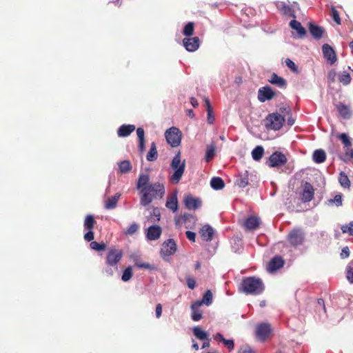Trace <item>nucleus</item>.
<instances>
[{
    "mask_svg": "<svg viewBox=\"0 0 353 353\" xmlns=\"http://www.w3.org/2000/svg\"><path fill=\"white\" fill-rule=\"evenodd\" d=\"M137 188L140 191V203L148 206L154 199L162 198L165 194V187L160 182L150 183V176L148 174H141L137 182Z\"/></svg>",
    "mask_w": 353,
    "mask_h": 353,
    "instance_id": "f257e3e1",
    "label": "nucleus"
},
{
    "mask_svg": "<svg viewBox=\"0 0 353 353\" xmlns=\"http://www.w3.org/2000/svg\"><path fill=\"white\" fill-rule=\"evenodd\" d=\"M264 288L262 280L254 276L243 279L241 283V290L246 294H260L263 292Z\"/></svg>",
    "mask_w": 353,
    "mask_h": 353,
    "instance_id": "f03ea898",
    "label": "nucleus"
},
{
    "mask_svg": "<svg viewBox=\"0 0 353 353\" xmlns=\"http://www.w3.org/2000/svg\"><path fill=\"white\" fill-rule=\"evenodd\" d=\"M181 153L179 152L173 157L170 164L171 168L174 170V174L170 177V180L175 184L180 181L185 171V160L181 161Z\"/></svg>",
    "mask_w": 353,
    "mask_h": 353,
    "instance_id": "7ed1b4c3",
    "label": "nucleus"
},
{
    "mask_svg": "<svg viewBox=\"0 0 353 353\" xmlns=\"http://www.w3.org/2000/svg\"><path fill=\"white\" fill-rule=\"evenodd\" d=\"M343 143L345 152L341 156V160L345 162L350 161L353 158V149L350 137L345 133H341L337 137Z\"/></svg>",
    "mask_w": 353,
    "mask_h": 353,
    "instance_id": "20e7f679",
    "label": "nucleus"
},
{
    "mask_svg": "<svg viewBox=\"0 0 353 353\" xmlns=\"http://www.w3.org/2000/svg\"><path fill=\"white\" fill-rule=\"evenodd\" d=\"M285 121L284 117L278 113L270 114L265 119V126L269 130H280Z\"/></svg>",
    "mask_w": 353,
    "mask_h": 353,
    "instance_id": "39448f33",
    "label": "nucleus"
},
{
    "mask_svg": "<svg viewBox=\"0 0 353 353\" xmlns=\"http://www.w3.org/2000/svg\"><path fill=\"white\" fill-rule=\"evenodd\" d=\"M167 142L172 147H177L181 143V132L175 127H172L165 132Z\"/></svg>",
    "mask_w": 353,
    "mask_h": 353,
    "instance_id": "423d86ee",
    "label": "nucleus"
},
{
    "mask_svg": "<svg viewBox=\"0 0 353 353\" xmlns=\"http://www.w3.org/2000/svg\"><path fill=\"white\" fill-rule=\"evenodd\" d=\"M288 240L292 246L301 245L304 242L305 234L301 229H294L288 234Z\"/></svg>",
    "mask_w": 353,
    "mask_h": 353,
    "instance_id": "0eeeda50",
    "label": "nucleus"
},
{
    "mask_svg": "<svg viewBox=\"0 0 353 353\" xmlns=\"http://www.w3.org/2000/svg\"><path fill=\"white\" fill-rule=\"evenodd\" d=\"M123 256V252L120 250L111 249L108 251L106 257V263L109 266L114 267V270H118L117 263L120 261Z\"/></svg>",
    "mask_w": 353,
    "mask_h": 353,
    "instance_id": "6e6552de",
    "label": "nucleus"
},
{
    "mask_svg": "<svg viewBox=\"0 0 353 353\" xmlns=\"http://www.w3.org/2000/svg\"><path fill=\"white\" fill-rule=\"evenodd\" d=\"M286 162L287 158L284 154L281 152H275L270 157L267 164L271 168H275L282 166Z\"/></svg>",
    "mask_w": 353,
    "mask_h": 353,
    "instance_id": "1a4fd4ad",
    "label": "nucleus"
},
{
    "mask_svg": "<svg viewBox=\"0 0 353 353\" xmlns=\"http://www.w3.org/2000/svg\"><path fill=\"white\" fill-rule=\"evenodd\" d=\"M176 250V245L175 241L170 239L163 243L161 252V255L165 257L174 254Z\"/></svg>",
    "mask_w": 353,
    "mask_h": 353,
    "instance_id": "9d476101",
    "label": "nucleus"
},
{
    "mask_svg": "<svg viewBox=\"0 0 353 353\" xmlns=\"http://www.w3.org/2000/svg\"><path fill=\"white\" fill-rule=\"evenodd\" d=\"M271 332L270 325L266 323L259 324L256 327V335L261 341H265Z\"/></svg>",
    "mask_w": 353,
    "mask_h": 353,
    "instance_id": "9b49d317",
    "label": "nucleus"
},
{
    "mask_svg": "<svg viewBox=\"0 0 353 353\" xmlns=\"http://www.w3.org/2000/svg\"><path fill=\"white\" fill-rule=\"evenodd\" d=\"M183 46L189 52L196 51L200 46L199 39L197 37H185L183 40Z\"/></svg>",
    "mask_w": 353,
    "mask_h": 353,
    "instance_id": "f8f14e48",
    "label": "nucleus"
},
{
    "mask_svg": "<svg viewBox=\"0 0 353 353\" xmlns=\"http://www.w3.org/2000/svg\"><path fill=\"white\" fill-rule=\"evenodd\" d=\"M275 94L270 86H264L261 88L258 91V99L261 102H265L272 99Z\"/></svg>",
    "mask_w": 353,
    "mask_h": 353,
    "instance_id": "ddd939ff",
    "label": "nucleus"
},
{
    "mask_svg": "<svg viewBox=\"0 0 353 353\" xmlns=\"http://www.w3.org/2000/svg\"><path fill=\"white\" fill-rule=\"evenodd\" d=\"M322 51L327 61L332 65L336 61V55L333 48L328 44H324L322 46Z\"/></svg>",
    "mask_w": 353,
    "mask_h": 353,
    "instance_id": "4468645a",
    "label": "nucleus"
},
{
    "mask_svg": "<svg viewBox=\"0 0 353 353\" xmlns=\"http://www.w3.org/2000/svg\"><path fill=\"white\" fill-rule=\"evenodd\" d=\"M276 8L283 14L285 16L291 17L293 18L296 17L294 10L293 8L290 6L288 4H287L284 1H276L275 3Z\"/></svg>",
    "mask_w": 353,
    "mask_h": 353,
    "instance_id": "2eb2a0df",
    "label": "nucleus"
},
{
    "mask_svg": "<svg viewBox=\"0 0 353 353\" xmlns=\"http://www.w3.org/2000/svg\"><path fill=\"white\" fill-rule=\"evenodd\" d=\"M184 204L188 210H196L201 206V201L199 198L194 197L191 194L186 195L184 198Z\"/></svg>",
    "mask_w": 353,
    "mask_h": 353,
    "instance_id": "dca6fc26",
    "label": "nucleus"
},
{
    "mask_svg": "<svg viewBox=\"0 0 353 353\" xmlns=\"http://www.w3.org/2000/svg\"><path fill=\"white\" fill-rule=\"evenodd\" d=\"M283 265V259L279 256H276L270 261L267 269L268 272H273L281 268Z\"/></svg>",
    "mask_w": 353,
    "mask_h": 353,
    "instance_id": "f3484780",
    "label": "nucleus"
},
{
    "mask_svg": "<svg viewBox=\"0 0 353 353\" xmlns=\"http://www.w3.org/2000/svg\"><path fill=\"white\" fill-rule=\"evenodd\" d=\"M314 190L312 185L306 183L301 194V200L303 202L306 203L312 201L314 198Z\"/></svg>",
    "mask_w": 353,
    "mask_h": 353,
    "instance_id": "a211bd4d",
    "label": "nucleus"
},
{
    "mask_svg": "<svg viewBox=\"0 0 353 353\" xmlns=\"http://www.w3.org/2000/svg\"><path fill=\"white\" fill-rule=\"evenodd\" d=\"M161 234V228L159 225H152L148 228L146 236L148 240L154 241L158 239Z\"/></svg>",
    "mask_w": 353,
    "mask_h": 353,
    "instance_id": "6ab92c4d",
    "label": "nucleus"
},
{
    "mask_svg": "<svg viewBox=\"0 0 353 353\" xmlns=\"http://www.w3.org/2000/svg\"><path fill=\"white\" fill-rule=\"evenodd\" d=\"M235 184L239 188H243L249 184L248 171L244 170L239 173L235 181Z\"/></svg>",
    "mask_w": 353,
    "mask_h": 353,
    "instance_id": "aec40b11",
    "label": "nucleus"
},
{
    "mask_svg": "<svg viewBox=\"0 0 353 353\" xmlns=\"http://www.w3.org/2000/svg\"><path fill=\"white\" fill-rule=\"evenodd\" d=\"M201 303L200 302H194L191 306V319L194 321H199L202 319V311L200 310L201 307Z\"/></svg>",
    "mask_w": 353,
    "mask_h": 353,
    "instance_id": "412c9836",
    "label": "nucleus"
},
{
    "mask_svg": "<svg viewBox=\"0 0 353 353\" xmlns=\"http://www.w3.org/2000/svg\"><path fill=\"white\" fill-rule=\"evenodd\" d=\"M260 225V219L256 216H250L244 222V226L248 230H254Z\"/></svg>",
    "mask_w": 353,
    "mask_h": 353,
    "instance_id": "4be33fe9",
    "label": "nucleus"
},
{
    "mask_svg": "<svg viewBox=\"0 0 353 353\" xmlns=\"http://www.w3.org/2000/svg\"><path fill=\"white\" fill-rule=\"evenodd\" d=\"M309 30L312 36L316 39H320L323 37L324 29L322 27L310 23Z\"/></svg>",
    "mask_w": 353,
    "mask_h": 353,
    "instance_id": "5701e85b",
    "label": "nucleus"
},
{
    "mask_svg": "<svg viewBox=\"0 0 353 353\" xmlns=\"http://www.w3.org/2000/svg\"><path fill=\"white\" fill-rule=\"evenodd\" d=\"M268 81L273 85H276L280 88H285L287 86V81L283 77L277 75L276 73H273Z\"/></svg>",
    "mask_w": 353,
    "mask_h": 353,
    "instance_id": "b1692460",
    "label": "nucleus"
},
{
    "mask_svg": "<svg viewBox=\"0 0 353 353\" xmlns=\"http://www.w3.org/2000/svg\"><path fill=\"white\" fill-rule=\"evenodd\" d=\"M214 233V229L208 225L203 226L200 231L201 237L205 241H212Z\"/></svg>",
    "mask_w": 353,
    "mask_h": 353,
    "instance_id": "393cba45",
    "label": "nucleus"
},
{
    "mask_svg": "<svg viewBox=\"0 0 353 353\" xmlns=\"http://www.w3.org/2000/svg\"><path fill=\"white\" fill-rule=\"evenodd\" d=\"M135 130L134 125H122L117 130V135L119 137H125L129 136Z\"/></svg>",
    "mask_w": 353,
    "mask_h": 353,
    "instance_id": "a878e982",
    "label": "nucleus"
},
{
    "mask_svg": "<svg viewBox=\"0 0 353 353\" xmlns=\"http://www.w3.org/2000/svg\"><path fill=\"white\" fill-rule=\"evenodd\" d=\"M165 206L173 212H176L178 210V199L176 192L168 198Z\"/></svg>",
    "mask_w": 353,
    "mask_h": 353,
    "instance_id": "bb28decb",
    "label": "nucleus"
},
{
    "mask_svg": "<svg viewBox=\"0 0 353 353\" xmlns=\"http://www.w3.org/2000/svg\"><path fill=\"white\" fill-rule=\"evenodd\" d=\"M121 196L120 193H117L115 195L112 196L104 202V208L106 210H113L117 207V202Z\"/></svg>",
    "mask_w": 353,
    "mask_h": 353,
    "instance_id": "cd10ccee",
    "label": "nucleus"
},
{
    "mask_svg": "<svg viewBox=\"0 0 353 353\" xmlns=\"http://www.w3.org/2000/svg\"><path fill=\"white\" fill-rule=\"evenodd\" d=\"M290 26L292 29L296 31L299 37L302 38L306 34V30L305 28L302 26L299 21L293 19L290 22Z\"/></svg>",
    "mask_w": 353,
    "mask_h": 353,
    "instance_id": "c85d7f7f",
    "label": "nucleus"
},
{
    "mask_svg": "<svg viewBox=\"0 0 353 353\" xmlns=\"http://www.w3.org/2000/svg\"><path fill=\"white\" fill-rule=\"evenodd\" d=\"M216 146L214 142L211 143L210 145H207L205 154V160L207 162L210 161L213 159L216 154Z\"/></svg>",
    "mask_w": 353,
    "mask_h": 353,
    "instance_id": "c756f323",
    "label": "nucleus"
},
{
    "mask_svg": "<svg viewBox=\"0 0 353 353\" xmlns=\"http://www.w3.org/2000/svg\"><path fill=\"white\" fill-rule=\"evenodd\" d=\"M336 109L340 116L343 119H349L350 117L351 111L347 105L340 103L336 105Z\"/></svg>",
    "mask_w": 353,
    "mask_h": 353,
    "instance_id": "7c9ffc66",
    "label": "nucleus"
},
{
    "mask_svg": "<svg viewBox=\"0 0 353 353\" xmlns=\"http://www.w3.org/2000/svg\"><path fill=\"white\" fill-rule=\"evenodd\" d=\"M313 161L316 163H322L326 159V154L322 149L316 150L313 153Z\"/></svg>",
    "mask_w": 353,
    "mask_h": 353,
    "instance_id": "2f4dec72",
    "label": "nucleus"
},
{
    "mask_svg": "<svg viewBox=\"0 0 353 353\" xmlns=\"http://www.w3.org/2000/svg\"><path fill=\"white\" fill-rule=\"evenodd\" d=\"M210 185L215 190H222L225 186V183L221 177H213L210 181Z\"/></svg>",
    "mask_w": 353,
    "mask_h": 353,
    "instance_id": "473e14b6",
    "label": "nucleus"
},
{
    "mask_svg": "<svg viewBox=\"0 0 353 353\" xmlns=\"http://www.w3.org/2000/svg\"><path fill=\"white\" fill-rule=\"evenodd\" d=\"M158 153L156 148V144L152 142L150 145V149L147 154L146 159L148 161H154L157 159Z\"/></svg>",
    "mask_w": 353,
    "mask_h": 353,
    "instance_id": "72a5a7b5",
    "label": "nucleus"
},
{
    "mask_svg": "<svg viewBox=\"0 0 353 353\" xmlns=\"http://www.w3.org/2000/svg\"><path fill=\"white\" fill-rule=\"evenodd\" d=\"M339 81L344 85H347L352 81V77L347 71H343L339 74Z\"/></svg>",
    "mask_w": 353,
    "mask_h": 353,
    "instance_id": "f704fd0d",
    "label": "nucleus"
},
{
    "mask_svg": "<svg viewBox=\"0 0 353 353\" xmlns=\"http://www.w3.org/2000/svg\"><path fill=\"white\" fill-rule=\"evenodd\" d=\"M119 170L122 174H125L131 171L132 165L128 160H124L119 163Z\"/></svg>",
    "mask_w": 353,
    "mask_h": 353,
    "instance_id": "c9c22d12",
    "label": "nucleus"
},
{
    "mask_svg": "<svg viewBox=\"0 0 353 353\" xmlns=\"http://www.w3.org/2000/svg\"><path fill=\"white\" fill-rule=\"evenodd\" d=\"M192 332L194 335L199 340H205L208 338L207 332L202 330L199 327H194Z\"/></svg>",
    "mask_w": 353,
    "mask_h": 353,
    "instance_id": "e433bc0d",
    "label": "nucleus"
},
{
    "mask_svg": "<svg viewBox=\"0 0 353 353\" xmlns=\"http://www.w3.org/2000/svg\"><path fill=\"white\" fill-rule=\"evenodd\" d=\"M264 153V150L262 146L258 145L252 151V159L255 161L261 159Z\"/></svg>",
    "mask_w": 353,
    "mask_h": 353,
    "instance_id": "4c0bfd02",
    "label": "nucleus"
},
{
    "mask_svg": "<svg viewBox=\"0 0 353 353\" xmlns=\"http://www.w3.org/2000/svg\"><path fill=\"white\" fill-rule=\"evenodd\" d=\"M196 302H200L201 305L205 304L207 306L210 305L212 303V294L210 290H207L204 294L203 299L201 301H196Z\"/></svg>",
    "mask_w": 353,
    "mask_h": 353,
    "instance_id": "58836bf2",
    "label": "nucleus"
},
{
    "mask_svg": "<svg viewBox=\"0 0 353 353\" xmlns=\"http://www.w3.org/2000/svg\"><path fill=\"white\" fill-rule=\"evenodd\" d=\"M339 181L341 185L344 188H349L350 186V181L348 176L343 172H341L339 174Z\"/></svg>",
    "mask_w": 353,
    "mask_h": 353,
    "instance_id": "ea45409f",
    "label": "nucleus"
},
{
    "mask_svg": "<svg viewBox=\"0 0 353 353\" xmlns=\"http://www.w3.org/2000/svg\"><path fill=\"white\" fill-rule=\"evenodd\" d=\"M206 107H207V112L208 117L207 120L208 123L212 124L215 120L214 116L212 114V109L210 103V100L208 98L205 99Z\"/></svg>",
    "mask_w": 353,
    "mask_h": 353,
    "instance_id": "a19ab883",
    "label": "nucleus"
},
{
    "mask_svg": "<svg viewBox=\"0 0 353 353\" xmlns=\"http://www.w3.org/2000/svg\"><path fill=\"white\" fill-rule=\"evenodd\" d=\"M95 223H96V221L94 220L93 215L89 214L85 216L83 226H84L85 229L92 230Z\"/></svg>",
    "mask_w": 353,
    "mask_h": 353,
    "instance_id": "79ce46f5",
    "label": "nucleus"
},
{
    "mask_svg": "<svg viewBox=\"0 0 353 353\" xmlns=\"http://www.w3.org/2000/svg\"><path fill=\"white\" fill-rule=\"evenodd\" d=\"M194 23L193 22H189L186 26L184 27L183 30V34L187 37H189L192 36L194 33Z\"/></svg>",
    "mask_w": 353,
    "mask_h": 353,
    "instance_id": "37998d69",
    "label": "nucleus"
},
{
    "mask_svg": "<svg viewBox=\"0 0 353 353\" xmlns=\"http://www.w3.org/2000/svg\"><path fill=\"white\" fill-rule=\"evenodd\" d=\"M132 276V268L128 267L125 269V270L123 272L121 279L123 281H128Z\"/></svg>",
    "mask_w": 353,
    "mask_h": 353,
    "instance_id": "c03bdc74",
    "label": "nucleus"
},
{
    "mask_svg": "<svg viewBox=\"0 0 353 353\" xmlns=\"http://www.w3.org/2000/svg\"><path fill=\"white\" fill-rule=\"evenodd\" d=\"M341 230L343 233L353 236V221L350 222L348 224L343 225L341 226Z\"/></svg>",
    "mask_w": 353,
    "mask_h": 353,
    "instance_id": "a18cd8bd",
    "label": "nucleus"
},
{
    "mask_svg": "<svg viewBox=\"0 0 353 353\" xmlns=\"http://www.w3.org/2000/svg\"><path fill=\"white\" fill-rule=\"evenodd\" d=\"M90 247L91 249L97 251H102L105 249V245L103 243H99L97 241L90 242Z\"/></svg>",
    "mask_w": 353,
    "mask_h": 353,
    "instance_id": "49530a36",
    "label": "nucleus"
},
{
    "mask_svg": "<svg viewBox=\"0 0 353 353\" xmlns=\"http://www.w3.org/2000/svg\"><path fill=\"white\" fill-rule=\"evenodd\" d=\"M347 279L350 283H353V261L347 267Z\"/></svg>",
    "mask_w": 353,
    "mask_h": 353,
    "instance_id": "de8ad7c7",
    "label": "nucleus"
},
{
    "mask_svg": "<svg viewBox=\"0 0 353 353\" xmlns=\"http://www.w3.org/2000/svg\"><path fill=\"white\" fill-rule=\"evenodd\" d=\"M331 12H332V17L333 20L338 25H340L341 23V18L339 17V14L338 11L336 10V9L334 7L332 6V8H331Z\"/></svg>",
    "mask_w": 353,
    "mask_h": 353,
    "instance_id": "09e8293b",
    "label": "nucleus"
},
{
    "mask_svg": "<svg viewBox=\"0 0 353 353\" xmlns=\"http://www.w3.org/2000/svg\"><path fill=\"white\" fill-rule=\"evenodd\" d=\"M138 229H139L138 224L132 223L129 226V228L127 229V230L125 231V234H128V235H132L137 232Z\"/></svg>",
    "mask_w": 353,
    "mask_h": 353,
    "instance_id": "8fccbe9b",
    "label": "nucleus"
},
{
    "mask_svg": "<svg viewBox=\"0 0 353 353\" xmlns=\"http://www.w3.org/2000/svg\"><path fill=\"white\" fill-rule=\"evenodd\" d=\"M329 203H334L337 207L342 205V196L341 194H336L334 199L328 200Z\"/></svg>",
    "mask_w": 353,
    "mask_h": 353,
    "instance_id": "3c124183",
    "label": "nucleus"
},
{
    "mask_svg": "<svg viewBox=\"0 0 353 353\" xmlns=\"http://www.w3.org/2000/svg\"><path fill=\"white\" fill-rule=\"evenodd\" d=\"M223 344L224 346L228 348L229 351H232L234 348V341L233 339H225L223 341Z\"/></svg>",
    "mask_w": 353,
    "mask_h": 353,
    "instance_id": "603ef678",
    "label": "nucleus"
},
{
    "mask_svg": "<svg viewBox=\"0 0 353 353\" xmlns=\"http://www.w3.org/2000/svg\"><path fill=\"white\" fill-rule=\"evenodd\" d=\"M191 219H194V216L190 214L185 213L176 221V224H179L181 221L185 223Z\"/></svg>",
    "mask_w": 353,
    "mask_h": 353,
    "instance_id": "864d4df0",
    "label": "nucleus"
},
{
    "mask_svg": "<svg viewBox=\"0 0 353 353\" xmlns=\"http://www.w3.org/2000/svg\"><path fill=\"white\" fill-rule=\"evenodd\" d=\"M286 65L294 72H298V68L296 64L290 59H287L285 61Z\"/></svg>",
    "mask_w": 353,
    "mask_h": 353,
    "instance_id": "5fc2aeb1",
    "label": "nucleus"
},
{
    "mask_svg": "<svg viewBox=\"0 0 353 353\" xmlns=\"http://www.w3.org/2000/svg\"><path fill=\"white\" fill-rule=\"evenodd\" d=\"M135 265L139 268H144V269H148V270H153L154 269L153 265H152L149 263H141L138 261H135Z\"/></svg>",
    "mask_w": 353,
    "mask_h": 353,
    "instance_id": "6e6d98bb",
    "label": "nucleus"
},
{
    "mask_svg": "<svg viewBox=\"0 0 353 353\" xmlns=\"http://www.w3.org/2000/svg\"><path fill=\"white\" fill-rule=\"evenodd\" d=\"M186 282L190 289H194L196 285V281L194 278L188 276L186 278Z\"/></svg>",
    "mask_w": 353,
    "mask_h": 353,
    "instance_id": "4d7b16f0",
    "label": "nucleus"
},
{
    "mask_svg": "<svg viewBox=\"0 0 353 353\" xmlns=\"http://www.w3.org/2000/svg\"><path fill=\"white\" fill-rule=\"evenodd\" d=\"M94 234L92 230H88V232H86L84 234V239L88 242H90L92 239H94Z\"/></svg>",
    "mask_w": 353,
    "mask_h": 353,
    "instance_id": "13d9d810",
    "label": "nucleus"
},
{
    "mask_svg": "<svg viewBox=\"0 0 353 353\" xmlns=\"http://www.w3.org/2000/svg\"><path fill=\"white\" fill-rule=\"evenodd\" d=\"M340 255L342 259L347 258L350 256V250L348 247L346 246L343 248Z\"/></svg>",
    "mask_w": 353,
    "mask_h": 353,
    "instance_id": "bf43d9fd",
    "label": "nucleus"
},
{
    "mask_svg": "<svg viewBox=\"0 0 353 353\" xmlns=\"http://www.w3.org/2000/svg\"><path fill=\"white\" fill-rule=\"evenodd\" d=\"M137 134L139 138V141L145 140L144 139V130L142 128H138L137 130Z\"/></svg>",
    "mask_w": 353,
    "mask_h": 353,
    "instance_id": "052dcab7",
    "label": "nucleus"
},
{
    "mask_svg": "<svg viewBox=\"0 0 353 353\" xmlns=\"http://www.w3.org/2000/svg\"><path fill=\"white\" fill-rule=\"evenodd\" d=\"M186 237L191 241L194 242L196 238V234L191 231H187L185 232Z\"/></svg>",
    "mask_w": 353,
    "mask_h": 353,
    "instance_id": "680f3d73",
    "label": "nucleus"
},
{
    "mask_svg": "<svg viewBox=\"0 0 353 353\" xmlns=\"http://www.w3.org/2000/svg\"><path fill=\"white\" fill-rule=\"evenodd\" d=\"M118 270H114V267L109 266L105 269V272L109 275L112 276L114 272H117Z\"/></svg>",
    "mask_w": 353,
    "mask_h": 353,
    "instance_id": "e2e57ef3",
    "label": "nucleus"
},
{
    "mask_svg": "<svg viewBox=\"0 0 353 353\" xmlns=\"http://www.w3.org/2000/svg\"><path fill=\"white\" fill-rule=\"evenodd\" d=\"M161 313H162V307H161V305L160 303H159L156 306V310H155L156 317L159 319L161 316Z\"/></svg>",
    "mask_w": 353,
    "mask_h": 353,
    "instance_id": "0e129e2a",
    "label": "nucleus"
},
{
    "mask_svg": "<svg viewBox=\"0 0 353 353\" xmlns=\"http://www.w3.org/2000/svg\"><path fill=\"white\" fill-rule=\"evenodd\" d=\"M213 339L219 343H222L225 338L221 333H216V334L213 335Z\"/></svg>",
    "mask_w": 353,
    "mask_h": 353,
    "instance_id": "69168bd1",
    "label": "nucleus"
},
{
    "mask_svg": "<svg viewBox=\"0 0 353 353\" xmlns=\"http://www.w3.org/2000/svg\"><path fill=\"white\" fill-rule=\"evenodd\" d=\"M139 149L141 152H143L145 150V140L139 141Z\"/></svg>",
    "mask_w": 353,
    "mask_h": 353,
    "instance_id": "338daca9",
    "label": "nucleus"
},
{
    "mask_svg": "<svg viewBox=\"0 0 353 353\" xmlns=\"http://www.w3.org/2000/svg\"><path fill=\"white\" fill-rule=\"evenodd\" d=\"M203 341H204L203 343L202 348L208 347L210 346V339L209 338H208L207 339H205Z\"/></svg>",
    "mask_w": 353,
    "mask_h": 353,
    "instance_id": "774afa93",
    "label": "nucleus"
}]
</instances>
